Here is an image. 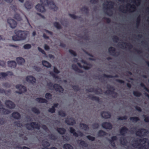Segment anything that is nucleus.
Wrapping results in <instances>:
<instances>
[{
  "instance_id": "obj_49",
  "label": "nucleus",
  "mask_w": 149,
  "mask_h": 149,
  "mask_svg": "<svg viewBox=\"0 0 149 149\" xmlns=\"http://www.w3.org/2000/svg\"><path fill=\"white\" fill-rule=\"evenodd\" d=\"M113 41L115 42H117L119 40V38L117 36H113L112 38Z\"/></svg>"
},
{
  "instance_id": "obj_29",
  "label": "nucleus",
  "mask_w": 149,
  "mask_h": 149,
  "mask_svg": "<svg viewBox=\"0 0 149 149\" xmlns=\"http://www.w3.org/2000/svg\"><path fill=\"white\" fill-rule=\"evenodd\" d=\"M120 141L121 144L126 146L127 143V141L125 137H121L120 139Z\"/></svg>"
},
{
  "instance_id": "obj_28",
  "label": "nucleus",
  "mask_w": 149,
  "mask_h": 149,
  "mask_svg": "<svg viewBox=\"0 0 149 149\" xmlns=\"http://www.w3.org/2000/svg\"><path fill=\"white\" fill-rule=\"evenodd\" d=\"M106 2L107 3H109V4H105V3H104L103 4V5H105L107 6H108V7H107L106 9H109V8H113V6L114 5V3L112 1H107Z\"/></svg>"
},
{
  "instance_id": "obj_63",
  "label": "nucleus",
  "mask_w": 149,
  "mask_h": 149,
  "mask_svg": "<svg viewBox=\"0 0 149 149\" xmlns=\"http://www.w3.org/2000/svg\"><path fill=\"white\" fill-rule=\"evenodd\" d=\"M62 137H63V140L64 141H68L70 139L69 137L67 136H62Z\"/></svg>"
},
{
  "instance_id": "obj_59",
  "label": "nucleus",
  "mask_w": 149,
  "mask_h": 149,
  "mask_svg": "<svg viewBox=\"0 0 149 149\" xmlns=\"http://www.w3.org/2000/svg\"><path fill=\"white\" fill-rule=\"evenodd\" d=\"M141 21V17L139 15V16L137 17L136 19V26H138L140 23Z\"/></svg>"
},
{
  "instance_id": "obj_27",
  "label": "nucleus",
  "mask_w": 149,
  "mask_h": 149,
  "mask_svg": "<svg viewBox=\"0 0 149 149\" xmlns=\"http://www.w3.org/2000/svg\"><path fill=\"white\" fill-rule=\"evenodd\" d=\"M56 130L60 134L63 135L66 132V130L63 128L58 127Z\"/></svg>"
},
{
  "instance_id": "obj_60",
  "label": "nucleus",
  "mask_w": 149,
  "mask_h": 149,
  "mask_svg": "<svg viewBox=\"0 0 149 149\" xmlns=\"http://www.w3.org/2000/svg\"><path fill=\"white\" fill-rule=\"evenodd\" d=\"M38 49L39 51V52H40L42 53L43 54L46 55V53L45 52V51L42 49V48L39 47H38Z\"/></svg>"
},
{
  "instance_id": "obj_35",
  "label": "nucleus",
  "mask_w": 149,
  "mask_h": 149,
  "mask_svg": "<svg viewBox=\"0 0 149 149\" xmlns=\"http://www.w3.org/2000/svg\"><path fill=\"white\" fill-rule=\"evenodd\" d=\"M107 133L102 130H99L98 132V135L99 137H102L106 135Z\"/></svg>"
},
{
  "instance_id": "obj_56",
  "label": "nucleus",
  "mask_w": 149,
  "mask_h": 149,
  "mask_svg": "<svg viewBox=\"0 0 149 149\" xmlns=\"http://www.w3.org/2000/svg\"><path fill=\"white\" fill-rule=\"evenodd\" d=\"M69 51L70 54L73 55L74 56H77V54L76 52L70 49L69 50Z\"/></svg>"
},
{
  "instance_id": "obj_16",
  "label": "nucleus",
  "mask_w": 149,
  "mask_h": 149,
  "mask_svg": "<svg viewBox=\"0 0 149 149\" xmlns=\"http://www.w3.org/2000/svg\"><path fill=\"white\" fill-rule=\"evenodd\" d=\"M128 130V129L127 127L124 126L120 129L119 132L121 135L124 136Z\"/></svg>"
},
{
  "instance_id": "obj_34",
  "label": "nucleus",
  "mask_w": 149,
  "mask_h": 149,
  "mask_svg": "<svg viewBox=\"0 0 149 149\" xmlns=\"http://www.w3.org/2000/svg\"><path fill=\"white\" fill-rule=\"evenodd\" d=\"M63 149H74L73 147L70 144L65 143L63 146Z\"/></svg>"
},
{
  "instance_id": "obj_39",
  "label": "nucleus",
  "mask_w": 149,
  "mask_h": 149,
  "mask_svg": "<svg viewBox=\"0 0 149 149\" xmlns=\"http://www.w3.org/2000/svg\"><path fill=\"white\" fill-rule=\"evenodd\" d=\"M32 111L35 113L38 114L40 113L39 110L36 107H33L31 108Z\"/></svg>"
},
{
  "instance_id": "obj_18",
  "label": "nucleus",
  "mask_w": 149,
  "mask_h": 149,
  "mask_svg": "<svg viewBox=\"0 0 149 149\" xmlns=\"http://www.w3.org/2000/svg\"><path fill=\"white\" fill-rule=\"evenodd\" d=\"M65 123L68 125H73L76 123L75 120L71 118H66L65 120Z\"/></svg>"
},
{
  "instance_id": "obj_6",
  "label": "nucleus",
  "mask_w": 149,
  "mask_h": 149,
  "mask_svg": "<svg viewBox=\"0 0 149 149\" xmlns=\"http://www.w3.org/2000/svg\"><path fill=\"white\" fill-rule=\"evenodd\" d=\"M25 126L27 129L29 130H31V128L30 126L33 129H36L39 130L40 128V125L38 123L36 122H33L30 123H26L25 125Z\"/></svg>"
},
{
  "instance_id": "obj_57",
  "label": "nucleus",
  "mask_w": 149,
  "mask_h": 149,
  "mask_svg": "<svg viewBox=\"0 0 149 149\" xmlns=\"http://www.w3.org/2000/svg\"><path fill=\"white\" fill-rule=\"evenodd\" d=\"M86 137L89 140L92 141H94L95 139V138L94 137L92 136L91 135H88L86 136Z\"/></svg>"
},
{
  "instance_id": "obj_13",
  "label": "nucleus",
  "mask_w": 149,
  "mask_h": 149,
  "mask_svg": "<svg viewBox=\"0 0 149 149\" xmlns=\"http://www.w3.org/2000/svg\"><path fill=\"white\" fill-rule=\"evenodd\" d=\"M116 50L115 48L111 47L108 49L109 52L113 56H116L119 54V53L116 52Z\"/></svg>"
},
{
  "instance_id": "obj_32",
  "label": "nucleus",
  "mask_w": 149,
  "mask_h": 149,
  "mask_svg": "<svg viewBox=\"0 0 149 149\" xmlns=\"http://www.w3.org/2000/svg\"><path fill=\"white\" fill-rule=\"evenodd\" d=\"M42 146L45 148H47L50 145V144L49 142L44 140L42 141Z\"/></svg>"
},
{
  "instance_id": "obj_43",
  "label": "nucleus",
  "mask_w": 149,
  "mask_h": 149,
  "mask_svg": "<svg viewBox=\"0 0 149 149\" xmlns=\"http://www.w3.org/2000/svg\"><path fill=\"white\" fill-rule=\"evenodd\" d=\"M14 18L15 19L18 21H20L22 20V18L20 15L17 13H16L15 15L14 16Z\"/></svg>"
},
{
  "instance_id": "obj_7",
  "label": "nucleus",
  "mask_w": 149,
  "mask_h": 149,
  "mask_svg": "<svg viewBox=\"0 0 149 149\" xmlns=\"http://www.w3.org/2000/svg\"><path fill=\"white\" fill-rule=\"evenodd\" d=\"M148 131L144 128L139 129L136 132V135L138 136L141 137L144 136L146 134L148 133Z\"/></svg>"
},
{
  "instance_id": "obj_38",
  "label": "nucleus",
  "mask_w": 149,
  "mask_h": 149,
  "mask_svg": "<svg viewBox=\"0 0 149 149\" xmlns=\"http://www.w3.org/2000/svg\"><path fill=\"white\" fill-rule=\"evenodd\" d=\"M130 119L133 122H136L140 120L139 118L137 117H131L130 118Z\"/></svg>"
},
{
  "instance_id": "obj_58",
  "label": "nucleus",
  "mask_w": 149,
  "mask_h": 149,
  "mask_svg": "<svg viewBox=\"0 0 149 149\" xmlns=\"http://www.w3.org/2000/svg\"><path fill=\"white\" fill-rule=\"evenodd\" d=\"M127 118V116H120L118 118V120H126Z\"/></svg>"
},
{
  "instance_id": "obj_25",
  "label": "nucleus",
  "mask_w": 149,
  "mask_h": 149,
  "mask_svg": "<svg viewBox=\"0 0 149 149\" xmlns=\"http://www.w3.org/2000/svg\"><path fill=\"white\" fill-rule=\"evenodd\" d=\"M36 100L39 103H47V101L45 98L42 97H38L36 98Z\"/></svg>"
},
{
  "instance_id": "obj_36",
  "label": "nucleus",
  "mask_w": 149,
  "mask_h": 149,
  "mask_svg": "<svg viewBox=\"0 0 149 149\" xmlns=\"http://www.w3.org/2000/svg\"><path fill=\"white\" fill-rule=\"evenodd\" d=\"M103 77H104L109 78H118L119 77L118 76L117 74H116L115 76H112L110 75H107L105 74L103 75Z\"/></svg>"
},
{
  "instance_id": "obj_14",
  "label": "nucleus",
  "mask_w": 149,
  "mask_h": 149,
  "mask_svg": "<svg viewBox=\"0 0 149 149\" xmlns=\"http://www.w3.org/2000/svg\"><path fill=\"white\" fill-rule=\"evenodd\" d=\"M26 81L33 84L36 83V79L32 76H28L26 78Z\"/></svg>"
},
{
  "instance_id": "obj_54",
  "label": "nucleus",
  "mask_w": 149,
  "mask_h": 149,
  "mask_svg": "<svg viewBox=\"0 0 149 149\" xmlns=\"http://www.w3.org/2000/svg\"><path fill=\"white\" fill-rule=\"evenodd\" d=\"M73 89L76 91L79 90L80 88L78 85H73L72 86Z\"/></svg>"
},
{
  "instance_id": "obj_15",
  "label": "nucleus",
  "mask_w": 149,
  "mask_h": 149,
  "mask_svg": "<svg viewBox=\"0 0 149 149\" xmlns=\"http://www.w3.org/2000/svg\"><path fill=\"white\" fill-rule=\"evenodd\" d=\"M102 127L105 129H111L112 128V125L109 122H104L102 124Z\"/></svg>"
},
{
  "instance_id": "obj_33",
  "label": "nucleus",
  "mask_w": 149,
  "mask_h": 149,
  "mask_svg": "<svg viewBox=\"0 0 149 149\" xmlns=\"http://www.w3.org/2000/svg\"><path fill=\"white\" fill-rule=\"evenodd\" d=\"M80 127H82V128L84 130H87L89 129V127L88 126L84 123H80L79 124Z\"/></svg>"
},
{
  "instance_id": "obj_46",
  "label": "nucleus",
  "mask_w": 149,
  "mask_h": 149,
  "mask_svg": "<svg viewBox=\"0 0 149 149\" xmlns=\"http://www.w3.org/2000/svg\"><path fill=\"white\" fill-rule=\"evenodd\" d=\"M49 138L52 140H56L57 139V137L54 135L51 134L49 135Z\"/></svg>"
},
{
  "instance_id": "obj_50",
  "label": "nucleus",
  "mask_w": 149,
  "mask_h": 149,
  "mask_svg": "<svg viewBox=\"0 0 149 149\" xmlns=\"http://www.w3.org/2000/svg\"><path fill=\"white\" fill-rule=\"evenodd\" d=\"M98 90H100V92H102V90L101 88H96V89H95V90L94 89V92L95 93V94H102L101 93L98 91Z\"/></svg>"
},
{
  "instance_id": "obj_42",
  "label": "nucleus",
  "mask_w": 149,
  "mask_h": 149,
  "mask_svg": "<svg viewBox=\"0 0 149 149\" xmlns=\"http://www.w3.org/2000/svg\"><path fill=\"white\" fill-rule=\"evenodd\" d=\"M54 26L57 29H60L61 28V25L57 22H55L54 23Z\"/></svg>"
},
{
  "instance_id": "obj_45",
  "label": "nucleus",
  "mask_w": 149,
  "mask_h": 149,
  "mask_svg": "<svg viewBox=\"0 0 149 149\" xmlns=\"http://www.w3.org/2000/svg\"><path fill=\"white\" fill-rule=\"evenodd\" d=\"M52 95L49 93H47L45 95V98L47 99H50L52 98Z\"/></svg>"
},
{
  "instance_id": "obj_24",
  "label": "nucleus",
  "mask_w": 149,
  "mask_h": 149,
  "mask_svg": "<svg viewBox=\"0 0 149 149\" xmlns=\"http://www.w3.org/2000/svg\"><path fill=\"white\" fill-rule=\"evenodd\" d=\"M88 97L89 99H91L92 100H95L98 102H99L100 99L99 97H98L94 96L92 94H90L88 95Z\"/></svg>"
},
{
  "instance_id": "obj_9",
  "label": "nucleus",
  "mask_w": 149,
  "mask_h": 149,
  "mask_svg": "<svg viewBox=\"0 0 149 149\" xmlns=\"http://www.w3.org/2000/svg\"><path fill=\"white\" fill-rule=\"evenodd\" d=\"M70 132V133L72 134L73 136L75 137H77L79 136L82 137L84 136L83 133L80 131L78 132L79 134H78L75 132V130L72 127H70L69 128Z\"/></svg>"
},
{
  "instance_id": "obj_3",
  "label": "nucleus",
  "mask_w": 149,
  "mask_h": 149,
  "mask_svg": "<svg viewBox=\"0 0 149 149\" xmlns=\"http://www.w3.org/2000/svg\"><path fill=\"white\" fill-rule=\"evenodd\" d=\"M47 85L50 87V89H52L53 88L55 91L61 93H63L64 91V89L63 88L58 84H55L53 85L51 82H49L48 83Z\"/></svg>"
},
{
  "instance_id": "obj_12",
  "label": "nucleus",
  "mask_w": 149,
  "mask_h": 149,
  "mask_svg": "<svg viewBox=\"0 0 149 149\" xmlns=\"http://www.w3.org/2000/svg\"><path fill=\"white\" fill-rule=\"evenodd\" d=\"M13 75V72L10 71H7L6 72H0V80L3 79L8 75L12 76Z\"/></svg>"
},
{
  "instance_id": "obj_20",
  "label": "nucleus",
  "mask_w": 149,
  "mask_h": 149,
  "mask_svg": "<svg viewBox=\"0 0 149 149\" xmlns=\"http://www.w3.org/2000/svg\"><path fill=\"white\" fill-rule=\"evenodd\" d=\"M0 110L1 113L3 115L8 114L11 112L10 111L3 107L0 108Z\"/></svg>"
},
{
  "instance_id": "obj_22",
  "label": "nucleus",
  "mask_w": 149,
  "mask_h": 149,
  "mask_svg": "<svg viewBox=\"0 0 149 149\" xmlns=\"http://www.w3.org/2000/svg\"><path fill=\"white\" fill-rule=\"evenodd\" d=\"M13 117L16 119H19L21 118L20 114L18 112L15 111L13 112L12 114Z\"/></svg>"
},
{
  "instance_id": "obj_62",
  "label": "nucleus",
  "mask_w": 149,
  "mask_h": 149,
  "mask_svg": "<svg viewBox=\"0 0 149 149\" xmlns=\"http://www.w3.org/2000/svg\"><path fill=\"white\" fill-rule=\"evenodd\" d=\"M127 6H131V7L132 8L133 11H135L136 9V7L134 5H133L132 6H131L130 4L128 3L127 4Z\"/></svg>"
},
{
  "instance_id": "obj_41",
  "label": "nucleus",
  "mask_w": 149,
  "mask_h": 149,
  "mask_svg": "<svg viewBox=\"0 0 149 149\" xmlns=\"http://www.w3.org/2000/svg\"><path fill=\"white\" fill-rule=\"evenodd\" d=\"M133 94L134 96L137 97H139L141 95V93L137 91H134Z\"/></svg>"
},
{
  "instance_id": "obj_44",
  "label": "nucleus",
  "mask_w": 149,
  "mask_h": 149,
  "mask_svg": "<svg viewBox=\"0 0 149 149\" xmlns=\"http://www.w3.org/2000/svg\"><path fill=\"white\" fill-rule=\"evenodd\" d=\"M59 115L62 117H64L66 116L65 113L62 110H60L58 112Z\"/></svg>"
},
{
  "instance_id": "obj_4",
  "label": "nucleus",
  "mask_w": 149,
  "mask_h": 149,
  "mask_svg": "<svg viewBox=\"0 0 149 149\" xmlns=\"http://www.w3.org/2000/svg\"><path fill=\"white\" fill-rule=\"evenodd\" d=\"M108 90L104 92L107 95H112V97L114 98L118 96V94L114 91L115 88L112 86L109 85L107 87Z\"/></svg>"
},
{
  "instance_id": "obj_64",
  "label": "nucleus",
  "mask_w": 149,
  "mask_h": 149,
  "mask_svg": "<svg viewBox=\"0 0 149 149\" xmlns=\"http://www.w3.org/2000/svg\"><path fill=\"white\" fill-rule=\"evenodd\" d=\"M69 16L72 18L74 19H76L78 18V17L73 14H69Z\"/></svg>"
},
{
  "instance_id": "obj_10",
  "label": "nucleus",
  "mask_w": 149,
  "mask_h": 149,
  "mask_svg": "<svg viewBox=\"0 0 149 149\" xmlns=\"http://www.w3.org/2000/svg\"><path fill=\"white\" fill-rule=\"evenodd\" d=\"M5 104L7 107L10 109H14L15 107L14 103L9 100H6L5 102Z\"/></svg>"
},
{
  "instance_id": "obj_48",
  "label": "nucleus",
  "mask_w": 149,
  "mask_h": 149,
  "mask_svg": "<svg viewBox=\"0 0 149 149\" xmlns=\"http://www.w3.org/2000/svg\"><path fill=\"white\" fill-rule=\"evenodd\" d=\"M10 90H9L7 91L4 90L3 89L0 88V93H4L6 95H7V92L10 93Z\"/></svg>"
},
{
  "instance_id": "obj_1",
  "label": "nucleus",
  "mask_w": 149,
  "mask_h": 149,
  "mask_svg": "<svg viewBox=\"0 0 149 149\" xmlns=\"http://www.w3.org/2000/svg\"><path fill=\"white\" fill-rule=\"evenodd\" d=\"M41 4H38L36 6V8L38 12L43 13L45 11V6H48L49 8L55 11L57 10L58 8L56 6L52 1L40 0Z\"/></svg>"
},
{
  "instance_id": "obj_51",
  "label": "nucleus",
  "mask_w": 149,
  "mask_h": 149,
  "mask_svg": "<svg viewBox=\"0 0 149 149\" xmlns=\"http://www.w3.org/2000/svg\"><path fill=\"white\" fill-rule=\"evenodd\" d=\"M56 111L55 108H54V107H52L50 108L48 110V111L49 112L51 113H54Z\"/></svg>"
},
{
  "instance_id": "obj_26",
  "label": "nucleus",
  "mask_w": 149,
  "mask_h": 149,
  "mask_svg": "<svg viewBox=\"0 0 149 149\" xmlns=\"http://www.w3.org/2000/svg\"><path fill=\"white\" fill-rule=\"evenodd\" d=\"M72 69L76 72L79 73H82L83 72V70L79 68L75 64H72Z\"/></svg>"
},
{
  "instance_id": "obj_21",
  "label": "nucleus",
  "mask_w": 149,
  "mask_h": 149,
  "mask_svg": "<svg viewBox=\"0 0 149 149\" xmlns=\"http://www.w3.org/2000/svg\"><path fill=\"white\" fill-rule=\"evenodd\" d=\"M123 43V44L125 46L128 47L129 49H132L133 47V45L131 43H127L124 42H122L121 43H119L118 44L119 45L123 47H124Z\"/></svg>"
},
{
  "instance_id": "obj_23",
  "label": "nucleus",
  "mask_w": 149,
  "mask_h": 149,
  "mask_svg": "<svg viewBox=\"0 0 149 149\" xmlns=\"http://www.w3.org/2000/svg\"><path fill=\"white\" fill-rule=\"evenodd\" d=\"M16 60L18 64L20 65H22L25 62L24 59L21 57L17 58Z\"/></svg>"
},
{
  "instance_id": "obj_5",
  "label": "nucleus",
  "mask_w": 149,
  "mask_h": 149,
  "mask_svg": "<svg viewBox=\"0 0 149 149\" xmlns=\"http://www.w3.org/2000/svg\"><path fill=\"white\" fill-rule=\"evenodd\" d=\"M147 139L146 138H143L142 139H139V140L138 141L137 140H135L134 141V142L135 143L132 144V146L135 148H136V146H139V147L138 148V149H147L146 147V146L145 145H143L140 143H138V141H139L140 142H142L143 141H144L145 142H146Z\"/></svg>"
},
{
  "instance_id": "obj_31",
  "label": "nucleus",
  "mask_w": 149,
  "mask_h": 149,
  "mask_svg": "<svg viewBox=\"0 0 149 149\" xmlns=\"http://www.w3.org/2000/svg\"><path fill=\"white\" fill-rule=\"evenodd\" d=\"M42 65L45 67L49 68L51 67V65L48 61L44 60L42 62Z\"/></svg>"
},
{
  "instance_id": "obj_47",
  "label": "nucleus",
  "mask_w": 149,
  "mask_h": 149,
  "mask_svg": "<svg viewBox=\"0 0 149 149\" xmlns=\"http://www.w3.org/2000/svg\"><path fill=\"white\" fill-rule=\"evenodd\" d=\"M92 126L93 129H96L99 128V125L98 123H95L93 124Z\"/></svg>"
},
{
  "instance_id": "obj_30",
  "label": "nucleus",
  "mask_w": 149,
  "mask_h": 149,
  "mask_svg": "<svg viewBox=\"0 0 149 149\" xmlns=\"http://www.w3.org/2000/svg\"><path fill=\"white\" fill-rule=\"evenodd\" d=\"M25 8L27 9H30L32 7V5L29 1H26L24 4Z\"/></svg>"
},
{
  "instance_id": "obj_55",
  "label": "nucleus",
  "mask_w": 149,
  "mask_h": 149,
  "mask_svg": "<svg viewBox=\"0 0 149 149\" xmlns=\"http://www.w3.org/2000/svg\"><path fill=\"white\" fill-rule=\"evenodd\" d=\"M31 46L30 44H26L24 45V48L25 49H28L31 48Z\"/></svg>"
},
{
  "instance_id": "obj_17",
  "label": "nucleus",
  "mask_w": 149,
  "mask_h": 149,
  "mask_svg": "<svg viewBox=\"0 0 149 149\" xmlns=\"http://www.w3.org/2000/svg\"><path fill=\"white\" fill-rule=\"evenodd\" d=\"M101 115L102 117L105 119L109 118L111 117V114L108 111H102L101 112Z\"/></svg>"
},
{
  "instance_id": "obj_19",
  "label": "nucleus",
  "mask_w": 149,
  "mask_h": 149,
  "mask_svg": "<svg viewBox=\"0 0 149 149\" xmlns=\"http://www.w3.org/2000/svg\"><path fill=\"white\" fill-rule=\"evenodd\" d=\"M8 66L9 67L15 68L16 67L17 63L14 61H8Z\"/></svg>"
},
{
  "instance_id": "obj_2",
  "label": "nucleus",
  "mask_w": 149,
  "mask_h": 149,
  "mask_svg": "<svg viewBox=\"0 0 149 149\" xmlns=\"http://www.w3.org/2000/svg\"><path fill=\"white\" fill-rule=\"evenodd\" d=\"M14 33L16 35L12 37L13 40L18 41L25 39L27 37L29 32L27 31L15 30Z\"/></svg>"
},
{
  "instance_id": "obj_40",
  "label": "nucleus",
  "mask_w": 149,
  "mask_h": 149,
  "mask_svg": "<svg viewBox=\"0 0 149 149\" xmlns=\"http://www.w3.org/2000/svg\"><path fill=\"white\" fill-rule=\"evenodd\" d=\"M81 10L82 11L86 13H88L89 10L87 7L84 6L81 9Z\"/></svg>"
},
{
  "instance_id": "obj_53",
  "label": "nucleus",
  "mask_w": 149,
  "mask_h": 149,
  "mask_svg": "<svg viewBox=\"0 0 149 149\" xmlns=\"http://www.w3.org/2000/svg\"><path fill=\"white\" fill-rule=\"evenodd\" d=\"M14 124L15 126L17 127H20L22 125V124H21L19 121H15L14 122Z\"/></svg>"
},
{
  "instance_id": "obj_8",
  "label": "nucleus",
  "mask_w": 149,
  "mask_h": 149,
  "mask_svg": "<svg viewBox=\"0 0 149 149\" xmlns=\"http://www.w3.org/2000/svg\"><path fill=\"white\" fill-rule=\"evenodd\" d=\"M15 87L19 90V91H16L15 93L19 94H22L23 93L26 92L27 90L26 87L21 84L17 85Z\"/></svg>"
},
{
  "instance_id": "obj_11",
  "label": "nucleus",
  "mask_w": 149,
  "mask_h": 149,
  "mask_svg": "<svg viewBox=\"0 0 149 149\" xmlns=\"http://www.w3.org/2000/svg\"><path fill=\"white\" fill-rule=\"evenodd\" d=\"M7 22L12 28H15L17 26V23L13 19L9 18L7 19Z\"/></svg>"
},
{
  "instance_id": "obj_37",
  "label": "nucleus",
  "mask_w": 149,
  "mask_h": 149,
  "mask_svg": "<svg viewBox=\"0 0 149 149\" xmlns=\"http://www.w3.org/2000/svg\"><path fill=\"white\" fill-rule=\"evenodd\" d=\"M79 144L82 146L85 147H87L88 146V144L86 143L84 141L80 140H79Z\"/></svg>"
},
{
  "instance_id": "obj_61",
  "label": "nucleus",
  "mask_w": 149,
  "mask_h": 149,
  "mask_svg": "<svg viewBox=\"0 0 149 149\" xmlns=\"http://www.w3.org/2000/svg\"><path fill=\"white\" fill-rule=\"evenodd\" d=\"M117 137L116 136H112L111 137V139H109V141H116L117 140Z\"/></svg>"
},
{
  "instance_id": "obj_52",
  "label": "nucleus",
  "mask_w": 149,
  "mask_h": 149,
  "mask_svg": "<svg viewBox=\"0 0 149 149\" xmlns=\"http://www.w3.org/2000/svg\"><path fill=\"white\" fill-rule=\"evenodd\" d=\"M143 116L144 118V121L145 122H149V116H147L146 115H143Z\"/></svg>"
}]
</instances>
